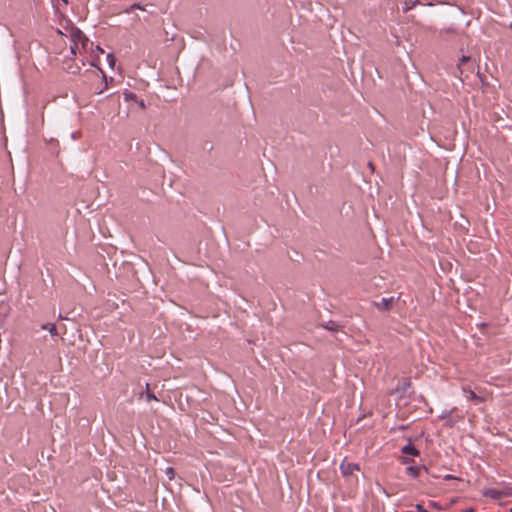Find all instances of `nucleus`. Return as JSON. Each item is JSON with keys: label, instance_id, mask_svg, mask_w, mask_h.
Listing matches in <instances>:
<instances>
[{"label": "nucleus", "instance_id": "obj_1", "mask_svg": "<svg viewBox=\"0 0 512 512\" xmlns=\"http://www.w3.org/2000/svg\"><path fill=\"white\" fill-rule=\"evenodd\" d=\"M482 494L493 500H501L503 498L509 497L512 495V488L503 486V487H494V488H484Z\"/></svg>", "mask_w": 512, "mask_h": 512}, {"label": "nucleus", "instance_id": "obj_2", "mask_svg": "<svg viewBox=\"0 0 512 512\" xmlns=\"http://www.w3.org/2000/svg\"><path fill=\"white\" fill-rule=\"evenodd\" d=\"M72 39L73 45L71 46V52L73 54L86 50L87 46L90 44L89 39L80 30L73 32Z\"/></svg>", "mask_w": 512, "mask_h": 512}, {"label": "nucleus", "instance_id": "obj_3", "mask_svg": "<svg viewBox=\"0 0 512 512\" xmlns=\"http://www.w3.org/2000/svg\"><path fill=\"white\" fill-rule=\"evenodd\" d=\"M340 470L343 476H350L354 473V471H359L360 467L358 464L350 463L344 460L340 464Z\"/></svg>", "mask_w": 512, "mask_h": 512}, {"label": "nucleus", "instance_id": "obj_4", "mask_svg": "<svg viewBox=\"0 0 512 512\" xmlns=\"http://www.w3.org/2000/svg\"><path fill=\"white\" fill-rule=\"evenodd\" d=\"M401 451H402V454L404 455V457H403L404 463L409 462L408 457H416L419 455V451L411 444L405 445Z\"/></svg>", "mask_w": 512, "mask_h": 512}, {"label": "nucleus", "instance_id": "obj_5", "mask_svg": "<svg viewBox=\"0 0 512 512\" xmlns=\"http://www.w3.org/2000/svg\"><path fill=\"white\" fill-rule=\"evenodd\" d=\"M394 302V297L382 298L379 302H373V305L382 311H387L391 308Z\"/></svg>", "mask_w": 512, "mask_h": 512}, {"label": "nucleus", "instance_id": "obj_6", "mask_svg": "<svg viewBox=\"0 0 512 512\" xmlns=\"http://www.w3.org/2000/svg\"><path fill=\"white\" fill-rule=\"evenodd\" d=\"M462 391L467 395V398L469 400H472L474 401L475 403H481L484 401V398L481 397V396H478L477 394H475L474 391H472L470 388L468 387H462Z\"/></svg>", "mask_w": 512, "mask_h": 512}, {"label": "nucleus", "instance_id": "obj_7", "mask_svg": "<svg viewBox=\"0 0 512 512\" xmlns=\"http://www.w3.org/2000/svg\"><path fill=\"white\" fill-rule=\"evenodd\" d=\"M422 467L421 466H408L406 468V473L412 478H418L421 474Z\"/></svg>", "mask_w": 512, "mask_h": 512}, {"label": "nucleus", "instance_id": "obj_8", "mask_svg": "<svg viewBox=\"0 0 512 512\" xmlns=\"http://www.w3.org/2000/svg\"><path fill=\"white\" fill-rule=\"evenodd\" d=\"M41 329L42 330H47L52 336H57L58 335V331H57V328H56L55 324H51V323L43 324L41 326Z\"/></svg>", "mask_w": 512, "mask_h": 512}, {"label": "nucleus", "instance_id": "obj_9", "mask_svg": "<svg viewBox=\"0 0 512 512\" xmlns=\"http://www.w3.org/2000/svg\"><path fill=\"white\" fill-rule=\"evenodd\" d=\"M135 9H139V10H143V11L145 10V8L142 5L136 3V4H133L130 7L126 8L125 10H123V13L130 14Z\"/></svg>", "mask_w": 512, "mask_h": 512}, {"label": "nucleus", "instance_id": "obj_10", "mask_svg": "<svg viewBox=\"0 0 512 512\" xmlns=\"http://www.w3.org/2000/svg\"><path fill=\"white\" fill-rule=\"evenodd\" d=\"M146 398H147V401H152V400H155L157 401V397L152 393V391H150V385L149 384H146Z\"/></svg>", "mask_w": 512, "mask_h": 512}, {"label": "nucleus", "instance_id": "obj_11", "mask_svg": "<svg viewBox=\"0 0 512 512\" xmlns=\"http://www.w3.org/2000/svg\"><path fill=\"white\" fill-rule=\"evenodd\" d=\"M417 2H418V0H406L405 1L406 6H405L404 10L408 11V10L412 9L416 5Z\"/></svg>", "mask_w": 512, "mask_h": 512}, {"label": "nucleus", "instance_id": "obj_12", "mask_svg": "<svg viewBox=\"0 0 512 512\" xmlns=\"http://www.w3.org/2000/svg\"><path fill=\"white\" fill-rule=\"evenodd\" d=\"M326 329L328 330H332V331H335L338 329V325H336L335 323L333 322H330L328 323L326 326H325Z\"/></svg>", "mask_w": 512, "mask_h": 512}, {"label": "nucleus", "instance_id": "obj_13", "mask_svg": "<svg viewBox=\"0 0 512 512\" xmlns=\"http://www.w3.org/2000/svg\"><path fill=\"white\" fill-rule=\"evenodd\" d=\"M415 508H416V512H428V511L423 507V505H421V504H417V505L415 506Z\"/></svg>", "mask_w": 512, "mask_h": 512}, {"label": "nucleus", "instance_id": "obj_14", "mask_svg": "<svg viewBox=\"0 0 512 512\" xmlns=\"http://www.w3.org/2000/svg\"><path fill=\"white\" fill-rule=\"evenodd\" d=\"M136 98H137V96L133 93L126 94V97H125L126 100H129V99L136 100Z\"/></svg>", "mask_w": 512, "mask_h": 512}, {"label": "nucleus", "instance_id": "obj_15", "mask_svg": "<svg viewBox=\"0 0 512 512\" xmlns=\"http://www.w3.org/2000/svg\"><path fill=\"white\" fill-rule=\"evenodd\" d=\"M108 60H109L110 66L113 67L115 59L111 54L108 55Z\"/></svg>", "mask_w": 512, "mask_h": 512}, {"label": "nucleus", "instance_id": "obj_16", "mask_svg": "<svg viewBox=\"0 0 512 512\" xmlns=\"http://www.w3.org/2000/svg\"><path fill=\"white\" fill-rule=\"evenodd\" d=\"M167 475H169L170 478H172L173 476V469L172 468H167Z\"/></svg>", "mask_w": 512, "mask_h": 512}, {"label": "nucleus", "instance_id": "obj_17", "mask_svg": "<svg viewBox=\"0 0 512 512\" xmlns=\"http://www.w3.org/2000/svg\"><path fill=\"white\" fill-rule=\"evenodd\" d=\"M137 103L139 104V106H140L142 109H144V108H145V103H144V101H143V100H139V101H137Z\"/></svg>", "mask_w": 512, "mask_h": 512}, {"label": "nucleus", "instance_id": "obj_18", "mask_svg": "<svg viewBox=\"0 0 512 512\" xmlns=\"http://www.w3.org/2000/svg\"><path fill=\"white\" fill-rule=\"evenodd\" d=\"M106 88H107V83H105V86H104V88H103V89L99 90V91H98V92H96V93H97V94H101V93L104 91V89H106Z\"/></svg>", "mask_w": 512, "mask_h": 512}, {"label": "nucleus", "instance_id": "obj_19", "mask_svg": "<svg viewBox=\"0 0 512 512\" xmlns=\"http://www.w3.org/2000/svg\"><path fill=\"white\" fill-rule=\"evenodd\" d=\"M445 479H452V476L451 475H446Z\"/></svg>", "mask_w": 512, "mask_h": 512}, {"label": "nucleus", "instance_id": "obj_20", "mask_svg": "<svg viewBox=\"0 0 512 512\" xmlns=\"http://www.w3.org/2000/svg\"><path fill=\"white\" fill-rule=\"evenodd\" d=\"M467 60H468V58H467V57H465V56L462 58V61H463V62H464V61H467Z\"/></svg>", "mask_w": 512, "mask_h": 512}, {"label": "nucleus", "instance_id": "obj_21", "mask_svg": "<svg viewBox=\"0 0 512 512\" xmlns=\"http://www.w3.org/2000/svg\"><path fill=\"white\" fill-rule=\"evenodd\" d=\"M97 49L101 52H103V50L100 48V46H97Z\"/></svg>", "mask_w": 512, "mask_h": 512}, {"label": "nucleus", "instance_id": "obj_22", "mask_svg": "<svg viewBox=\"0 0 512 512\" xmlns=\"http://www.w3.org/2000/svg\"><path fill=\"white\" fill-rule=\"evenodd\" d=\"M509 27L512 29V22L510 23Z\"/></svg>", "mask_w": 512, "mask_h": 512}, {"label": "nucleus", "instance_id": "obj_23", "mask_svg": "<svg viewBox=\"0 0 512 512\" xmlns=\"http://www.w3.org/2000/svg\"><path fill=\"white\" fill-rule=\"evenodd\" d=\"M510 512H512V508L510 509Z\"/></svg>", "mask_w": 512, "mask_h": 512}]
</instances>
